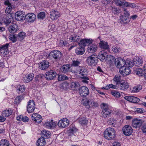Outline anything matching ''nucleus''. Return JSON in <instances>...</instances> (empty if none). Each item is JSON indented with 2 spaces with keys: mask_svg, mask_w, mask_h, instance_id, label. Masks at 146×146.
Instances as JSON below:
<instances>
[{
  "mask_svg": "<svg viewBox=\"0 0 146 146\" xmlns=\"http://www.w3.org/2000/svg\"><path fill=\"white\" fill-rule=\"evenodd\" d=\"M104 138L109 140L113 139L115 137V131L114 128L108 127L106 129L104 132Z\"/></svg>",
  "mask_w": 146,
  "mask_h": 146,
  "instance_id": "f257e3e1",
  "label": "nucleus"
},
{
  "mask_svg": "<svg viewBox=\"0 0 146 146\" xmlns=\"http://www.w3.org/2000/svg\"><path fill=\"white\" fill-rule=\"evenodd\" d=\"M82 101L83 104L88 109H89L91 107H96L98 106L97 103L94 101L92 99H89L85 98L82 99Z\"/></svg>",
  "mask_w": 146,
  "mask_h": 146,
  "instance_id": "f03ea898",
  "label": "nucleus"
},
{
  "mask_svg": "<svg viewBox=\"0 0 146 146\" xmlns=\"http://www.w3.org/2000/svg\"><path fill=\"white\" fill-rule=\"evenodd\" d=\"M62 56V53L59 50H55L51 52L49 57L51 59L53 58L56 60H60Z\"/></svg>",
  "mask_w": 146,
  "mask_h": 146,
  "instance_id": "7ed1b4c3",
  "label": "nucleus"
},
{
  "mask_svg": "<svg viewBox=\"0 0 146 146\" xmlns=\"http://www.w3.org/2000/svg\"><path fill=\"white\" fill-rule=\"evenodd\" d=\"M86 62L89 65L95 66L98 62L97 56L94 54L91 55L87 58Z\"/></svg>",
  "mask_w": 146,
  "mask_h": 146,
  "instance_id": "20e7f679",
  "label": "nucleus"
},
{
  "mask_svg": "<svg viewBox=\"0 0 146 146\" xmlns=\"http://www.w3.org/2000/svg\"><path fill=\"white\" fill-rule=\"evenodd\" d=\"M102 108L103 110L101 113L103 117L106 118L109 117L111 113V111L109 110L107 104L103 103L102 104Z\"/></svg>",
  "mask_w": 146,
  "mask_h": 146,
  "instance_id": "39448f33",
  "label": "nucleus"
},
{
  "mask_svg": "<svg viewBox=\"0 0 146 146\" xmlns=\"http://www.w3.org/2000/svg\"><path fill=\"white\" fill-rule=\"evenodd\" d=\"M35 108V104L33 100H30L27 106V110L29 113L33 112Z\"/></svg>",
  "mask_w": 146,
  "mask_h": 146,
  "instance_id": "423d86ee",
  "label": "nucleus"
},
{
  "mask_svg": "<svg viewBox=\"0 0 146 146\" xmlns=\"http://www.w3.org/2000/svg\"><path fill=\"white\" fill-rule=\"evenodd\" d=\"M74 72L82 76L87 75L88 72L87 70L84 67L79 66Z\"/></svg>",
  "mask_w": 146,
  "mask_h": 146,
  "instance_id": "0eeeda50",
  "label": "nucleus"
},
{
  "mask_svg": "<svg viewBox=\"0 0 146 146\" xmlns=\"http://www.w3.org/2000/svg\"><path fill=\"white\" fill-rule=\"evenodd\" d=\"M143 122V120L142 119L135 118L132 120V125L133 127L136 128L139 127Z\"/></svg>",
  "mask_w": 146,
  "mask_h": 146,
  "instance_id": "6e6552de",
  "label": "nucleus"
},
{
  "mask_svg": "<svg viewBox=\"0 0 146 146\" xmlns=\"http://www.w3.org/2000/svg\"><path fill=\"white\" fill-rule=\"evenodd\" d=\"M56 73L54 71L52 70L46 72L45 77L48 80H51L54 79L56 77Z\"/></svg>",
  "mask_w": 146,
  "mask_h": 146,
  "instance_id": "1a4fd4ad",
  "label": "nucleus"
},
{
  "mask_svg": "<svg viewBox=\"0 0 146 146\" xmlns=\"http://www.w3.org/2000/svg\"><path fill=\"white\" fill-rule=\"evenodd\" d=\"M9 44V43H7L3 45L0 47V52L2 56H4L9 53L8 48Z\"/></svg>",
  "mask_w": 146,
  "mask_h": 146,
  "instance_id": "9d476101",
  "label": "nucleus"
},
{
  "mask_svg": "<svg viewBox=\"0 0 146 146\" xmlns=\"http://www.w3.org/2000/svg\"><path fill=\"white\" fill-rule=\"evenodd\" d=\"M69 124L68 120L66 118H63L60 120L58 123V125L60 127L64 128Z\"/></svg>",
  "mask_w": 146,
  "mask_h": 146,
  "instance_id": "9b49d317",
  "label": "nucleus"
},
{
  "mask_svg": "<svg viewBox=\"0 0 146 146\" xmlns=\"http://www.w3.org/2000/svg\"><path fill=\"white\" fill-rule=\"evenodd\" d=\"M114 62L116 67L119 68L123 66L122 65L126 64L125 60H123L120 57L116 58Z\"/></svg>",
  "mask_w": 146,
  "mask_h": 146,
  "instance_id": "f8f14e48",
  "label": "nucleus"
},
{
  "mask_svg": "<svg viewBox=\"0 0 146 146\" xmlns=\"http://www.w3.org/2000/svg\"><path fill=\"white\" fill-rule=\"evenodd\" d=\"M25 17L24 13L22 11H17L15 14V19L18 21H23Z\"/></svg>",
  "mask_w": 146,
  "mask_h": 146,
  "instance_id": "ddd939ff",
  "label": "nucleus"
},
{
  "mask_svg": "<svg viewBox=\"0 0 146 146\" xmlns=\"http://www.w3.org/2000/svg\"><path fill=\"white\" fill-rule=\"evenodd\" d=\"M114 2L117 5L122 6L123 10L124 8L127 9L128 3L125 2L124 0H114Z\"/></svg>",
  "mask_w": 146,
  "mask_h": 146,
  "instance_id": "4468645a",
  "label": "nucleus"
},
{
  "mask_svg": "<svg viewBox=\"0 0 146 146\" xmlns=\"http://www.w3.org/2000/svg\"><path fill=\"white\" fill-rule=\"evenodd\" d=\"M32 120L37 123H40L42 120L41 116L37 113L33 114L32 116Z\"/></svg>",
  "mask_w": 146,
  "mask_h": 146,
  "instance_id": "2eb2a0df",
  "label": "nucleus"
},
{
  "mask_svg": "<svg viewBox=\"0 0 146 146\" xmlns=\"http://www.w3.org/2000/svg\"><path fill=\"white\" fill-rule=\"evenodd\" d=\"M80 94L82 96H86L89 93L88 88L86 86L81 87L79 90Z\"/></svg>",
  "mask_w": 146,
  "mask_h": 146,
  "instance_id": "dca6fc26",
  "label": "nucleus"
},
{
  "mask_svg": "<svg viewBox=\"0 0 146 146\" xmlns=\"http://www.w3.org/2000/svg\"><path fill=\"white\" fill-rule=\"evenodd\" d=\"M39 68L40 69L45 70L47 69L49 66V62L46 60H44L38 64Z\"/></svg>",
  "mask_w": 146,
  "mask_h": 146,
  "instance_id": "f3484780",
  "label": "nucleus"
},
{
  "mask_svg": "<svg viewBox=\"0 0 146 146\" xmlns=\"http://www.w3.org/2000/svg\"><path fill=\"white\" fill-rule=\"evenodd\" d=\"M128 75L129 74H131L132 71V73H136V74L138 75L139 76H142L143 75V70L141 69H135L132 68L131 69L128 68Z\"/></svg>",
  "mask_w": 146,
  "mask_h": 146,
  "instance_id": "a211bd4d",
  "label": "nucleus"
},
{
  "mask_svg": "<svg viewBox=\"0 0 146 146\" xmlns=\"http://www.w3.org/2000/svg\"><path fill=\"white\" fill-rule=\"evenodd\" d=\"M60 16V14L56 11L52 10L50 12V17L53 20L57 19Z\"/></svg>",
  "mask_w": 146,
  "mask_h": 146,
  "instance_id": "6ab92c4d",
  "label": "nucleus"
},
{
  "mask_svg": "<svg viewBox=\"0 0 146 146\" xmlns=\"http://www.w3.org/2000/svg\"><path fill=\"white\" fill-rule=\"evenodd\" d=\"M128 67L126 64H123V65L119 68L120 74L123 76H127L128 74V72L126 71Z\"/></svg>",
  "mask_w": 146,
  "mask_h": 146,
  "instance_id": "aec40b11",
  "label": "nucleus"
},
{
  "mask_svg": "<svg viewBox=\"0 0 146 146\" xmlns=\"http://www.w3.org/2000/svg\"><path fill=\"white\" fill-rule=\"evenodd\" d=\"M26 18L28 21L30 22H34L36 19V16L33 13H29L26 15Z\"/></svg>",
  "mask_w": 146,
  "mask_h": 146,
  "instance_id": "412c9836",
  "label": "nucleus"
},
{
  "mask_svg": "<svg viewBox=\"0 0 146 146\" xmlns=\"http://www.w3.org/2000/svg\"><path fill=\"white\" fill-rule=\"evenodd\" d=\"M92 42V40L91 39H84L81 40L78 43L79 46L84 47L87 44H89Z\"/></svg>",
  "mask_w": 146,
  "mask_h": 146,
  "instance_id": "4be33fe9",
  "label": "nucleus"
},
{
  "mask_svg": "<svg viewBox=\"0 0 146 146\" xmlns=\"http://www.w3.org/2000/svg\"><path fill=\"white\" fill-rule=\"evenodd\" d=\"M97 48L96 45L90 44L88 46L87 50L89 53H92L95 52L97 50Z\"/></svg>",
  "mask_w": 146,
  "mask_h": 146,
  "instance_id": "5701e85b",
  "label": "nucleus"
},
{
  "mask_svg": "<svg viewBox=\"0 0 146 146\" xmlns=\"http://www.w3.org/2000/svg\"><path fill=\"white\" fill-rule=\"evenodd\" d=\"M34 77L33 74L30 73L27 74L23 79V81L25 83H28L33 80Z\"/></svg>",
  "mask_w": 146,
  "mask_h": 146,
  "instance_id": "b1692460",
  "label": "nucleus"
},
{
  "mask_svg": "<svg viewBox=\"0 0 146 146\" xmlns=\"http://www.w3.org/2000/svg\"><path fill=\"white\" fill-rule=\"evenodd\" d=\"M107 55L106 52L104 51H102L100 52L98 56V59H99L101 61L105 60L106 58Z\"/></svg>",
  "mask_w": 146,
  "mask_h": 146,
  "instance_id": "393cba45",
  "label": "nucleus"
},
{
  "mask_svg": "<svg viewBox=\"0 0 146 146\" xmlns=\"http://www.w3.org/2000/svg\"><path fill=\"white\" fill-rule=\"evenodd\" d=\"M85 49L84 47L80 46L77 47L75 50L76 53L78 55H82L84 52Z\"/></svg>",
  "mask_w": 146,
  "mask_h": 146,
  "instance_id": "a878e982",
  "label": "nucleus"
},
{
  "mask_svg": "<svg viewBox=\"0 0 146 146\" xmlns=\"http://www.w3.org/2000/svg\"><path fill=\"white\" fill-rule=\"evenodd\" d=\"M9 31L12 33H14L18 29V26L15 24H13L8 28Z\"/></svg>",
  "mask_w": 146,
  "mask_h": 146,
  "instance_id": "bb28decb",
  "label": "nucleus"
},
{
  "mask_svg": "<svg viewBox=\"0 0 146 146\" xmlns=\"http://www.w3.org/2000/svg\"><path fill=\"white\" fill-rule=\"evenodd\" d=\"M124 12V15L121 16L120 18V19L121 20L123 23H127V22H125L128 19V12L127 11V8L124 9L123 10Z\"/></svg>",
  "mask_w": 146,
  "mask_h": 146,
  "instance_id": "cd10ccee",
  "label": "nucleus"
},
{
  "mask_svg": "<svg viewBox=\"0 0 146 146\" xmlns=\"http://www.w3.org/2000/svg\"><path fill=\"white\" fill-rule=\"evenodd\" d=\"M142 88L141 86L139 85L136 86L134 87L131 88L129 90L130 92L131 93L137 92L140 90Z\"/></svg>",
  "mask_w": 146,
  "mask_h": 146,
  "instance_id": "c85d7f7f",
  "label": "nucleus"
},
{
  "mask_svg": "<svg viewBox=\"0 0 146 146\" xmlns=\"http://www.w3.org/2000/svg\"><path fill=\"white\" fill-rule=\"evenodd\" d=\"M79 123L82 126L86 125L88 122V120L86 117L79 118L78 119Z\"/></svg>",
  "mask_w": 146,
  "mask_h": 146,
  "instance_id": "c756f323",
  "label": "nucleus"
},
{
  "mask_svg": "<svg viewBox=\"0 0 146 146\" xmlns=\"http://www.w3.org/2000/svg\"><path fill=\"white\" fill-rule=\"evenodd\" d=\"M50 132L45 130L41 131V135L42 137L45 139L49 138L50 136Z\"/></svg>",
  "mask_w": 146,
  "mask_h": 146,
  "instance_id": "7c9ffc66",
  "label": "nucleus"
},
{
  "mask_svg": "<svg viewBox=\"0 0 146 146\" xmlns=\"http://www.w3.org/2000/svg\"><path fill=\"white\" fill-rule=\"evenodd\" d=\"M135 65L137 66H142L143 62L141 57H137L135 59Z\"/></svg>",
  "mask_w": 146,
  "mask_h": 146,
  "instance_id": "2f4dec72",
  "label": "nucleus"
},
{
  "mask_svg": "<svg viewBox=\"0 0 146 146\" xmlns=\"http://www.w3.org/2000/svg\"><path fill=\"white\" fill-rule=\"evenodd\" d=\"M12 113V111L9 109L4 110L2 112V115L4 117H8Z\"/></svg>",
  "mask_w": 146,
  "mask_h": 146,
  "instance_id": "473e14b6",
  "label": "nucleus"
},
{
  "mask_svg": "<svg viewBox=\"0 0 146 146\" xmlns=\"http://www.w3.org/2000/svg\"><path fill=\"white\" fill-rule=\"evenodd\" d=\"M44 125L46 128L49 129L54 127L55 125V123L53 122V120H51L50 121L46 122Z\"/></svg>",
  "mask_w": 146,
  "mask_h": 146,
  "instance_id": "72a5a7b5",
  "label": "nucleus"
},
{
  "mask_svg": "<svg viewBox=\"0 0 146 146\" xmlns=\"http://www.w3.org/2000/svg\"><path fill=\"white\" fill-rule=\"evenodd\" d=\"M45 140L44 138L40 137L37 141L36 145L38 146H44L45 145Z\"/></svg>",
  "mask_w": 146,
  "mask_h": 146,
  "instance_id": "f704fd0d",
  "label": "nucleus"
},
{
  "mask_svg": "<svg viewBox=\"0 0 146 146\" xmlns=\"http://www.w3.org/2000/svg\"><path fill=\"white\" fill-rule=\"evenodd\" d=\"M140 99L137 97L133 96H128V101L133 103H137L139 102Z\"/></svg>",
  "mask_w": 146,
  "mask_h": 146,
  "instance_id": "c9c22d12",
  "label": "nucleus"
},
{
  "mask_svg": "<svg viewBox=\"0 0 146 146\" xmlns=\"http://www.w3.org/2000/svg\"><path fill=\"white\" fill-rule=\"evenodd\" d=\"M70 67L69 65H64L60 68V70L65 73L68 72L70 70Z\"/></svg>",
  "mask_w": 146,
  "mask_h": 146,
  "instance_id": "e433bc0d",
  "label": "nucleus"
},
{
  "mask_svg": "<svg viewBox=\"0 0 146 146\" xmlns=\"http://www.w3.org/2000/svg\"><path fill=\"white\" fill-rule=\"evenodd\" d=\"M25 88L23 85H17V92L19 93H22L25 90Z\"/></svg>",
  "mask_w": 146,
  "mask_h": 146,
  "instance_id": "4c0bfd02",
  "label": "nucleus"
},
{
  "mask_svg": "<svg viewBox=\"0 0 146 146\" xmlns=\"http://www.w3.org/2000/svg\"><path fill=\"white\" fill-rule=\"evenodd\" d=\"M124 98V99L121 100V103L123 108L125 109H127V106L126 104H127V101H128V96H126Z\"/></svg>",
  "mask_w": 146,
  "mask_h": 146,
  "instance_id": "58836bf2",
  "label": "nucleus"
},
{
  "mask_svg": "<svg viewBox=\"0 0 146 146\" xmlns=\"http://www.w3.org/2000/svg\"><path fill=\"white\" fill-rule=\"evenodd\" d=\"M100 47L104 49H107L109 48V45L107 42L100 41Z\"/></svg>",
  "mask_w": 146,
  "mask_h": 146,
  "instance_id": "ea45409f",
  "label": "nucleus"
},
{
  "mask_svg": "<svg viewBox=\"0 0 146 146\" xmlns=\"http://www.w3.org/2000/svg\"><path fill=\"white\" fill-rule=\"evenodd\" d=\"M9 143L6 139H2L0 141V146H9Z\"/></svg>",
  "mask_w": 146,
  "mask_h": 146,
  "instance_id": "a19ab883",
  "label": "nucleus"
},
{
  "mask_svg": "<svg viewBox=\"0 0 146 146\" xmlns=\"http://www.w3.org/2000/svg\"><path fill=\"white\" fill-rule=\"evenodd\" d=\"M23 98L24 97L22 95L17 97L15 100V103L16 104H18L21 102L22 100L23 99Z\"/></svg>",
  "mask_w": 146,
  "mask_h": 146,
  "instance_id": "79ce46f5",
  "label": "nucleus"
},
{
  "mask_svg": "<svg viewBox=\"0 0 146 146\" xmlns=\"http://www.w3.org/2000/svg\"><path fill=\"white\" fill-rule=\"evenodd\" d=\"M68 77L64 74L60 75L58 77V80L59 81L68 80Z\"/></svg>",
  "mask_w": 146,
  "mask_h": 146,
  "instance_id": "37998d69",
  "label": "nucleus"
},
{
  "mask_svg": "<svg viewBox=\"0 0 146 146\" xmlns=\"http://www.w3.org/2000/svg\"><path fill=\"white\" fill-rule=\"evenodd\" d=\"M113 80L116 83V84H119L121 83V76L119 75H116L114 77Z\"/></svg>",
  "mask_w": 146,
  "mask_h": 146,
  "instance_id": "c03bdc74",
  "label": "nucleus"
},
{
  "mask_svg": "<svg viewBox=\"0 0 146 146\" xmlns=\"http://www.w3.org/2000/svg\"><path fill=\"white\" fill-rule=\"evenodd\" d=\"M112 50L114 53H118L121 51L120 48L118 46H114L112 47Z\"/></svg>",
  "mask_w": 146,
  "mask_h": 146,
  "instance_id": "a18cd8bd",
  "label": "nucleus"
},
{
  "mask_svg": "<svg viewBox=\"0 0 146 146\" xmlns=\"http://www.w3.org/2000/svg\"><path fill=\"white\" fill-rule=\"evenodd\" d=\"M115 120L113 118H111L108 119L107 123L109 125H112V126L114 127L115 125Z\"/></svg>",
  "mask_w": 146,
  "mask_h": 146,
  "instance_id": "49530a36",
  "label": "nucleus"
},
{
  "mask_svg": "<svg viewBox=\"0 0 146 146\" xmlns=\"http://www.w3.org/2000/svg\"><path fill=\"white\" fill-rule=\"evenodd\" d=\"M80 86V84L78 82H74L71 83L70 86L71 88H78Z\"/></svg>",
  "mask_w": 146,
  "mask_h": 146,
  "instance_id": "de8ad7c7",
  "label": "nucleus"
},
{
  "mask_svg": "<svg viewBox=\"0 0 146 146\" xmlns=\"http://www.w3.org/2000/svg\"><path fill=\"white\" fill-rule=\"evenodd\" d=\"M111 94L114 97L116 98L119 97L120 96V94L119 92L117 91L114 90L111 92Z\"/></svg>",
  "mask_w": 146,
  "mask_h": 146,
  "instance_id": "09e8293b",
  "label": "nucleus"
},
{
  "mask_svg": "<svg viewBox=\"0 0 146 146\" xmlns=\"http://www.w3.org/2000/svg\"><path fill=\"white\" fill-rule=\"evenodd\" d=\"M120 89L123 90H126L128 88V86L127 84V83L125 82L121 83L120 84Z\"/></svg>",
  "mask_w": 146,
  "mask_h": 146,
  "instance_id": "8fccbe9b",
  "label": "nucleus"
},
{
  "mask_svg": "<svg viewBox=\"0 0 146 146\" xmlns=\"http://www.w3.org/2000/svg\"><path fill=\"white\" fill-rule=\"evenodd\" d=\"M122 131L124 135L126 136L128 135V125H126L123 127Z\"/></svg>",
  "mask_w": 146,
  "mask_h": 146,
  "instance_id": "3c124183",
  "label": "nucleus"
},
{
  "mask_svg": "<svg viewBox=\"0 0 146 146\" xmlns=\"http://www.w3.org/2000/svg\"><path fill=\"white\" fill-rule=\"evenodd\" d=\"M72 38L74 42H78L80 39V37L77 35H74Z\"/></svg>",
  "mask_w": 146,
  "mask_h": 146,
  "instance_id": "603ef678",
  "label": "nucleus"
},
{
  "mask_svg": "<svg viewBox=\"0 0 146 146\" xmlns=\"http://www.w3.org/2000/svg\"><path fill=\"white\" fill-rule=\"evenodd\" d=\"M25 33L21 32L18 35V37L21 40H23L25 37Z\"/></svg>",
  "mask_w": 146,
  "mask_h": 146,
  "instance_id": "864d4df0",
  "label": "nucleus"
},
{
  "mask_svg": "<svg viewBox=\"0 0 146 146\" xmlns=\"http://www.w3.org/2000/svg\"><path fill=\"white\" fill-rule=\"evenodd\" d=\"M45 16V13L44 12H41L37 15V18L38 19H42Z\"/></svg>",
  "mask_w": 146,
  "mask_h": 146,
  "instance_id": "5fc2aeb1",
  "label": "nucleus"
},
{
  "mask_svg": "<svg viewBox=\"0 0 146 146\" xmlns=\"http://www.w3.org/2000/svg\"><path fill=\"white\" fill-rule=\"evenodd\" d=\"M134 64L135 65V64L133 59V58L132 59L130 58L128 60V67H131L133 66Z\"/></svg>",
  "mask_w": 146,
  "mask_h": 146,
  "instance_id": "6e6d98bb",
  "label": "nucleus"
},
{
  "mask_svg": "<svg viewBox=\"0 0 146 146\" xmlns=\"http://www.w3.org/2000/svg\"><path fill=\"white\" fill-rule=\"evenodd\" d=\"M9 39L11 40L13 42H15L17 40V38L14 35L10 36L9 37Z\"/></svg>",
  "mask_w": 146,
  "mask_h": 146,
  "instance_id": "4d7b16f0",
  "label": "nucleus"
},
{
  "mask_svg": "<svg viewBox=\"0 0 146 146\" xmlns=\"http://www.w3.org/2000/svg\"><path fill=\"white\" fill-rule=\"evenodd\" d=\"M80 64V62L78 60H74L72 62V66L74 67H77Z\"/></svg>",
  "mask_w": 146,
  "mask_h": 146,
  "instance_id": "13d9d810",
  "label": "nucleus"
},
{
  "mask_svg": "<svg viewBox=\"0 0 146 146\" xmlns=\"http://www.w3.org/2000/svg\"><path fill=\"white\" fill-rule=\"evenodd\" d=\"M12 8L11 6H9L7 7L5 9V13L7 14H10Z\"/></svg>",
  "mask_w": 146,
  "mask_h": 146,
  "instance_id": "bf43d9fd",
  "label": "nucleus"
},
{
  "mask_svg": "<svg viewBox=\"0 0 146 146\" xmlns=\"http://www.w3.org/2000/svg\"><path fill=\"white\" fill-rule=\"evenodd\" d=\"M4 23L6 25H9L11 23V20L9 18H5L3 20Z\"/></svg>",
  "mask_w": 146,
  "mask_h": 146,
  "instance_id": "052dcab7",
  "label": "nucleus"
},
{
  "mask_svg": "<svg viewBox=\"0 0 146 146\" xmlns=\"http://www.w3.org/2000/svg\"><path fill=\"white\" fill-rule=\"evenodd\" d=\"M141 129L143 133L146 134V123L142 125Z\"/></svg>",
  "mask_w": 146,
  "mask_h": 146,
  "instance_id": "680f3d73",
  "label": "nucleus"
},
{
  "mask_svg": "<svg viewBox=\"0 0 146 146\" xmlns=\"http://www.w3.org/2000/svg\"><path fill=\"white\" fill-rule=\"evenodd\" d=\"M134 41L138 44H140L141 42V40L137 36H136L134 38Z\"/></svg>",
  "mask_w": 146,
  "mask_h": 146,
  "instance_id": "e2e57ef3",
  "label": "nucleus"
},
{
  "mask_svg": "<svg viewBox=\"0 0 146 146\" xmlns=\"http://www.w3.org/2000/svg\"><path fill=\"white\" fill-rule=\"evenodd\" d=\"M77 131V129L76 128L73 127L70 129L69 130V132L72 134L76 132Z\"/></svg>",
  "mask_w": 146,
  "mask_h": 146,
  "instance_id": "0e129e2a",
  "label": "nucleus"
},
{
  "mask_svg": "<svg viewBox=\"0 0 146 146\" xmlns=\"http://www.w3.org/2000/svg\"><path fill=\"white\" fill-rule=\"evenodd\" d=\"M112 12L114 14H117L118 13L119 11L117 9L116 7H112L111 9Z\"/></svg>",
  "mask_w": 146,
  "mask_h": 146,
  "instance_id": "69168bd1",
  "label": "nucleus"
},
{
  "mask_svg": "<svg viewBox=\"0 0 146 146\" xmlns=\"http://www.w3.org/2000/svg\"><path fill=\"white\" fill-rule=\"evenodd\" d=\"M107 87H109V89L110 88H113L115 89H117V87L115 85H114L112 84H110L109 85H108V86Z\"/></svg>",
  "mask_w": 146,
  "mask_h": 146,
  "instance_id": "338daca9",
  "label": "nucleus"
},
{
  "mask_svg": "<svg viewBox=\"0 0 146 146\" xmlns=\"http://www.w3.org/2000/svg\"><path fill=\"white\" fill-rule=\"evenodd\" d=\"M136 7L135 5L133 3H128V7L134 8Z\"/></svg>",
  "mask_w": 146,
  "mask_h": 146,
  "instance_id": "774afa93",
  "label": "nucleus"
}]
</instances>
